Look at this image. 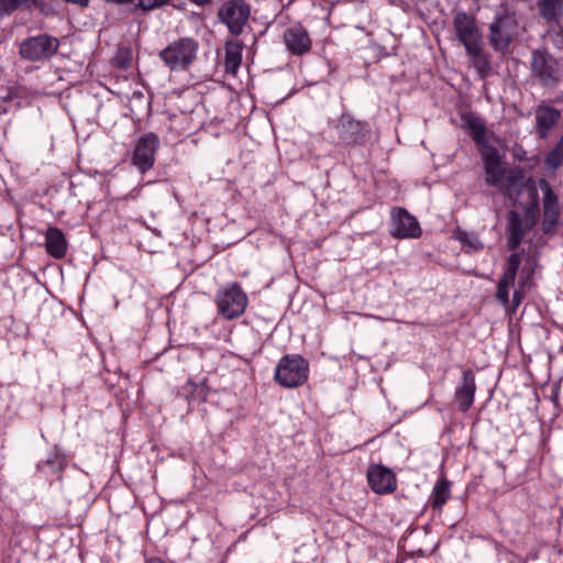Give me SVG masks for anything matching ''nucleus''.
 <instances>
[{"instance_id": "nucleus-1", "label": "nucleus", "mask_w": 563, "mask_h": 563, "mask_svg": "<svg viewBox=\"0 0 563 563\" xmlns=\"http://www.w3.org/2000/svg\"><path fill=\"white\" fill-rule=\"evenodd\" d=\"M461 128L465 130L479 147L485 172V183L492 187L510 188L520 183L523 174L519 168L507 170L497 147L487 140L485 122L472 111L461 113Z\"/></svg>"}, {"instance_id": "nucleus-2", "label": "nucleus", "mask_w": 563, "mask_h": 563, "mask_svg": "<svg viewBox=\"0 0 563 563\" xmlns=\"http://www.w3.org/2000/svg\"><path fill=\"white\" fill-rule=\"evenodd\" d=\"M328 126L333 135L334 147L347 153L364 150L377 139L368 120L357 119L349 111L330 120Z\"/></svg>"}, {"instance_id": "nucleus-3", "label": "nucleus", "mask_w": 563, "mask_h": 563, "mask_svg": "<svg viewBox=\"0 0 563 563\" xmlns=\"http://www.w3.org/2000/svg\"><path fill=\"white\" fill-rule=\"evenodd\" d=\"M218 314L232 321L242 317L249 306V297L238 282H229L218 288L214 295Z\"/></svg>"}, {"instance_id": "nucleus-4", "label": "nucleus", "mask_w": 563, "mask_h": 563, "mask_svg": "<svg viewBox=\"0 0 563 563\" xmlns=\"http://www.w3.org/2000/svg\"><path fill=\"white\" fill-rule=\"evenodd\" d=\"M309 362L301 354H286L278 361L274 380L283 388H297L309 378Z\"/></svg>"}, {"instance_id": "nucleus-5", "label": "nucleus", "mask_w": 563, "mask_h": 563, "mask_svg": "<svg viewBox=\"0 0 563 563\" xmlns=\"http://www.w3.org/2000/svg\"><path fill=\"white\" fill-rule=\"evenodd\" d=\"M199 42L189 36L179 37L158 53L159 59L172 71L186 70L197 58Z\"/></svg>"}, {"instance_id": "nucleus-6", "label": "nucleus", "mask_w": 563, "mask_h": 563, "mask_svg": "<svg viewBox=\"0 0 563 563\" xmlns=\"http://www.w3.org/2000/svg\"><path fill=\"white\" fill-rule=\"evenodd\" d=\"M251 16V4L245 0H224L218 8L217 19L233 37L245 31Z\"/></svg>"}, {"instance_id": "nucleus-7", "label": "nucleus", "mask_w": 563, "mask_h": 563, "mask_svg": "<svg viewBox=\"0 0 563 563\" xmlns=\"http://www.w3.org/2000/svg\"><path fill=\"white\" fill-rule=\"evenodd\" d=\"M161 141L156 133L146 132L142 134L133 145L131 154V165L141 174L151 170L156 161V154L159 148Z\"/></svg>"}, {"instance_id": "nucleus-8", "label": "nucleus", "mask_w": 563, "mask_h": 563, "mask_svg": "<svg viewBox=\"0 0 563 563\" xmlns=\"http://www.w3.org/2000/svg\"><path fill=\"white\" fill-rule=\"evenodd\" d=\"M59 47V41L48 34L30 36L20 44V55L29 62L46 60L53 57Z\"/></svg>"}, {"instance_id": "nucleus-9", "label": "nucleus", "mask_w": 563, "mask_h": 563, "mask_svg": "<svg viewBox=\"0 0 563 563\" xmlns=\"http://www.w3.org/2000/svg\"><path fill=\"white\" fill-rule=\"evenodd\" d=\"M517 23L508 14H498L489 25L488 41L495 52L505 54L516 34Z\"/></svg>"}, {"instance_id": "nucleus-10", "label": "nucleus", "mask_w": 563, "mask_h": 563, "mask_svg": "<svg viewBox=\"0 0 563 563\" xmlns=\"http://www.w3.org/2000/svg\"><path fill=\"white\" fill-rule=\"evenodd\" d=\"M531 73L543 87H554L560 80L559 62L547 49L532 52Z\"/></svg>"}, {"instance_id": "nucleus-11", "label": "nucleus", "mask_w": 563, "mask_h": 563, "mask_svg": "<svg viewBox=\"0 0 563 563\" xmlns=\"http://www.w3.org/2000/svg\"><path fill=\"white\" fill-rule=\"evenodd\" d=\"M68 466V455L60 444H53L47 456L36 464V472L49 484L63 481L64 472Z\"/></svg>"}, {"instance_id": "nucleus-12", "label": "nucleus", "mask_w": 563, "mask_h": 563, "mask_svg": "<svg viewBox=\"0 0 563 563\" xmlns=\"http://www.w3.org/2000/svg\"><path fill=\"white\" fill-rule=\"evenodd\" d=\"M366 481L371 490L377 495L394 494L398 488L396 473L382 463H372L366 470Z\"/></svg>"}, {"instance_id": "nucleus-13", "label": "nucleus", "mask_w": 563, "mask_h": 563, "mask_svg": "<svg viewBox=\"0 0 563 563\" xmlns=\"http://www.w3.org/2000/svg\"><path fill=\"white\" fill-rule=\"evenodd\" d=\"M538 185L543 192V220L542 232L544 234L554 233L560 223L561 208L559 197L554 192L551 184L545 178H540Z\"/></svg>"}, {"instance_id": "nucleus-14", "label": "nucleus", "mask_w": 563, "mask_h": 563, "mask_svg": "<svg viewBox=\"0 0 563 563\" xmlns=\"http://www.w3.org/2000/svg\"><path fill=\"white\" fill-rule=\"evenodd\" d=\"M390 235L398 240L419 239L422 229L415 216L404 207H395L391 210Z\"/></svg>"}, {"instance_id": "nucleus-15", "label": "nucleus", "mask_w": 563, "mask_h": 563, "mask_svg": "<svg viewBox=\"0 0 563 563\" xmlns=\"http://www.w3.org/2000/svg\"><path fill=\"white\" fill-rule=\"evenodd\" d=\"M283 37L287 51L295 56H302L311 51V38L301 24L286 29Z\"/></svg>"}, {"instance_id": "nucleus-16", "label": "nucleus", "mask_w": 563, "mask_h": 563, "mask_svg": "<svg viewBox=\"0 0 563 563\" xmlns=\"http://www.w3.org/2000/svg\"><path fill=\"white\" fill-rule=\"evenodd\" d=\"M475 374L471 368H466L462 372L461 380L454 391V400L457 402L461 412L471 409L475 400Z\"/></svg>"}, {"instance_id": "nucleus-17", "label": "nucleus", "mask_w": 563, "mask_h": 563, "mask_svg": "<svg viewBox=\"0 0 563 563\" xmlns=\"http://www.w3.org/2000/svg\"><path fill=\"white\" fill-rule=\"evenodd\" d=\"M452 485L445 473L439 475L428 498V505L433 511H443L445 504L452 498Z\"/></svg>"}, {"instance_id": "nucleus-18", "label": "nucleus", "mask_w": 563, "mask_h": 563, "mask_svg": "<svg viewBox=\"0 0 563 563\" xmlns=\"http://www.w3.org/2000/svg\"><path fill=\"white\" fill-rule=\"evenodd\" d=\"M531 229L532 228L528 227V222L522 219L519 212L510 210L506 228L508 250L516 251L523 241L526 232Z\"/></svg>"}, {"instance_id": "nucleus-19", "label": "nucleus", "mask_w": 563, "mask_h": 563, "mask_svg": "<svg viewBox=\"0 0 563 563\" xmlns=\"http://www.w3.org/2000/svg\"><path fill=\"white\" fill-rule=\"evenodd\" d=\"M44 238L45 251L51 257L62 260L66 256L68 242L62 229L48 227L44 233Z\"/></svg>"}, {"instance_id": "nucleus-20", "label": "nucleus", "mask_w": 563, "mask_h": 563, "mask_svg": "<svg viewBox=\"0 0 563 563\" xmlns=\"http://www.w3.org/2000/svg\"><path fill=\"white\" fill-rule=\"evenodd\" d=\"M561 118L560 111L552 107L540 104L536 109V130L541 139H545Z\"/></svg>"}, {"instance_id": "nucleus-21", "label": "nucleus", "mask_w": 563, "mask_h": 563, "mask_svg": "<svg viewBox=\"0 0 563 563\" xmlns=\"http://www.w3.org/2000/svg\"><path fill=\"white\" fill-rule=\"evenodd\" d=\"M244 44L239 40H227L224 43V71L235 75L242 64Z\"/></svg>"}, {"instance_id": "nucleus-22", "label": "nucleus", "mask_w": 563, "mask_h": 563, "mask_svg": "<svg viewBox=\"0 0 563 563\" xmlns=\"http://www.w3.org/2000/svg\"><path fill=\"white\" fill-rule=\"evenodd\" d=\"M453 27L460 42L478 35L475 19L464 11L454 15Z\"/></svg>"}, {"instance_id": "nucleus-23", "label": "nucleus", "mask_w": 563, "mask_h": 563, "mask_svg": "<svg viewBox=\"0 0 563 563\" xmlns=\"http://www.w3.org/2000/svg\"><path fill=\"white\" fill-rule=\"evenodd\" d=\"M183 389L186 391L185 399L189 405L205 404L210 393L207 378H203L200 383L188 379Z\"/></svg>"}, {"instance_id": "nucleus-24", "label": "nucleus", "mask_w": 563, "mask_h": 563, "mask_svg": "<svg viewBox=\"0 0 563 563\" xmlns=\"http://www.w3.org/2000/svg\"><path fill=\"white\" fill-rule=\"evenodd\" d=\"M533 273H534L533 267L528 268L527 266H525L522 268L521 276L518 282V286L514 290L512 298L510 300L509 306L506 307V309L509 313H515L517 311L518 307L522 303V301L526 297L525 288H526L527 284L529 283V280L531 279Z\"/></svg>"}, {"instance_id": "nucleus-25", "label": "nucleus", "mask_w": 563, "mask_h": 563, "mask_svg": "<svg viewBox=\"0 0 563 563\" xmlns=\"http://www.w3.org/2000/svg\"><path fill=\"white\" fill-rule=\"evenodd\" d=\"M32 7L44 13L47 3L45 0H0V15L11 14L20 8L31 9Z\"/></svg>"}, {"instance_id": "nucleus-26", "label": "nucleus", "mask_w": 563, "mask_h": 563, "mask_svg": "<svg viewBox=\"0 0 563 563\" xmlns=\"http://www.w3.org/2000/svg\"><path fill=\"white\" fill-rule=\"evenodd\" d=\"M530 200L525 208V221L528 222V227L533 228L540 216V205L538 191L534 187L529 188Z\"/></svg>"}, {"instance_id": "nucleus-27", "label": "nucleus", "mask_w": 563, "mask_h": 563, "mask_svg": "<svg viewBox=\"0 0 563 563\" xmlns=\"http://www.w3.org/2000/svg\"><path fill=\"white\" fill-rule=\"evenodd\" d=\"M133 58L132 48L129 46H119L111 58V66L119 70H128L131 67Z\"/></svg>"}, {"instance_id": "nucleus-28", "label": "nucleus", "mask_w": 563, "mask_h": 563, "mask_svg": "<svg viewBox=\"0 0 563 563\" xmlns=\"http://www.w3.org/2000/svg\"><path fill=\"white\" fill-rule=\"evenodd\" d=\"M538 7L541 15L547 21H556L561 10L560 0H539Z\"/></svg>"}, {"instance_id": "nucleus-29", "label": "nucleus", "mask_w": 563, "mask_h": 563, "mask_svg": "<svg viewBox=\"0 0 563 563\" xmlns=\"http://www.w3.org/2000/svg\"><path fill=\"white\" fill-rule=\"evenodd\" d=\"M453 239L459 241L463 246H467L472 250L479 251L483 249V244L479 242L477 235L463 229L456 228L453 231Z\"/></svg>"}, {"instance_id": "nucleus-30", "label": "nucleus", "mask_w": 563, "mask_h": 563, "mask_svg": "<svg viewBox=\"0 0 563 563\" xmlns=\"http://www.w3.org/2000/svg\"><path fill=\"white\" fill-rule=\"evenodd\" d=\"M521 265V252L512 251V253L508 256L504 272L503 277L516 279L517 274L519 272Z\"/></svg>"}, {"instance_id": "nucleus-31", "label": "nucleus", "mask_w": 563, "mask_h": 563, "mask_svg": "<svg viewBox=\"0 0 563 563\" xmlns=\"http://www.w3.org/2000/svg\"><path fill=\"white\" fill-rule=\"evenodd\" d=\"M515 280L506 277H500L497 284L496 299L506 308L510 303L509 288L514 285Z\"/></svg>"}, {"instance_id": "nucleus-32", "label": "nucleus", "mask_w": 563, "mask_h": 563, "mask_svg": "<svg viewBox=\"0 0 563 563\" xmlns=\"http://www.w3.org/2000/svg\"><path fill=\"white\" fill-rule=\"evenodd\" d=\"M547 167L556 169L563 164V139L545 156Z\"/></svg>"}, {"instance_id": "nucleus-33", "label": "nucleus", "mask_w": 563, "mask_h": 563, "mask_svg": "<svg viewBox=\"0 0 563 563\" xmlns=\"http://www.w3.org/2000/svg\"><path fill=\"white\" fill-rule=\"evenodd\" d=\"M473 66L482 79L488 77L490 73V58L487 54L483 53L473 58Z\"/></svg>"}, {"instance_id": "nucleus-34", "label": "nucleus", "mask_w": 563, "mask_h": 563, "mask_svg": "<svg viewBox=\"0 0 563 563\" xmlns=\"http://www.w3.org/2000/svg\"><path fill=\"white\" fill-rule=\"evenodd\" d=\"M461 43L464 45L467 54L472 58H474V57H476V56H478V55L484 53L482 47H481V45H479V42H478V35H476L474 37H471V38H467V40H464Z\"/></svg>"}, {"instance_id": "nucleus-35", "label": "nucleus", "mask_w": 563, "mask_h": 563, "mask_svg": "<svg viewBox=\"0 0 563 563\" xmlns=\"http://www.w3.org/2000/svg\"><path fill=\"white\" fill-rule=\"evenodd\" d=\"M169 0H137L136 9L144 12L157 9L166 4Z\"/></svg>"}, {"instance_id": "nucleus-36", "label": "nucleus", "mask_w": 563, "mask_h": 563, "mask_svg": "<svg viewBox=\"0 0 563 563\" xmlns=\"http://www.w3.org/2000/svg\"><path fill=\"white\" fill-rule=\"evenodd\" d=\"M559 385H553L551 389V396L550 399L555 406H559Z\"/></svg>"}, {"instance_id": "nucleus-37", "label": "nucleus", "mask_w": 563, "mask_h": 563, "mask_svg": "<svg viewBox=\"0 0 563 563\" xmlns=\"http://www.w3.org/2000/svg\"><path fill=\"white\" fill-rule=\"evenodd\" d=\"M67 3L76 4L81 8H87L89 5L90 0H64Z\"/></svg>"}, {"instance_id": "nucleus-38", "label": "nucleus", "mask_w": 563, "mask_h": 563, "mask_svg": "<svg viewBox=\"0 0 563 563\" xmlns=\"http://www.w3.org/2000/svg\"><path fill=\"white\" fill-rule=\"evenodd\" d=\"M144 563H166V562L158 556H147L146 554H144Z\"/></svg>"}, {"instance_id": "nucleus-39", "label": "nucleus", "mask_w": 563, "mask_h": 563, "mask_svg": "<svg viewBox=\"0 0 563 563\" xmlns=\"http://www.w3.org/2000/svg\"><path fill=\"white\" fill-rule=\"evenodd\" d=\"M107 2H110V3H115V4H131V3H134L135 0H106Z\"/></svg>"}, {"instance_id": "nucleus-40", "label": "nucleus", "mask_w": 563, "mask_h": 563, "mask_svg": "<svg viewBox=\"0 0 563 563\" xmlns=\"http://www.w3.org/2000/svg\"><path fill=\"white\" fill-rule=\"evenodd\" d=\"M191 3H195L196 5L203 7L209 3H211L212 0H189Z\"/></svg>"}, {"instance_id": "nucleus-41", "label": "nucleus", "mask_w": 563, "mask_h": 563, "mask_svg": "<svg viewBox=\"0 0 563 563\" xmlns=\"http://www.w3.org/2000/svg\"><path fill=\"white\" fill-rule=\"evenodd\" d=\"M3 461H4V455L0 454V472L2 471V467H3Z\"/></svg>"}, {"instance_id": "nucleus-42", "label": "nucleus", "mask_w": 563, "mask_h": 563, "mask_svg": "<svg viewBox=\"0 0 563 563\" xmlns=\"http://www.w3.org/2000/svg\"><path fill=\"white\" fill-rule=\"evenodd\" d=\"M419 555H420V556H423V552H422V550H420V551H419Z\"/></svg>"}]
</instances>
